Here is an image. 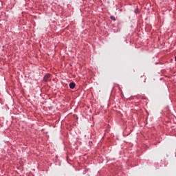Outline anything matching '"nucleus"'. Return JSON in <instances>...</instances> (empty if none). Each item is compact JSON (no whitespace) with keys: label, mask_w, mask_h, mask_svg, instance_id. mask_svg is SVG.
I'll return each instance as SVG.
<instances>
[{"label":"nucleus","mask_w":176,"mask_h":176,"mask_svg":"<svg viewBox=\"0 0 176 176\" xmlns=\"http://www.w3.org/2000/svg\"><path fill=\"white\" fill-rule=\"evenodd\" d=\"M50 78V74H46V75L44 76L43 80H44L45 82H48Z\"/></svg>","instance_id":"obj_1"},{"label":"nucleus","mask_w":176,"mask_h":176,"mask_svg":"<svg viewBox=\"0 0 176 176\" xmlns=\"http://www.w3.org/2000/svg\"><path fill=\"white\" fill-rule=\"evenodd\" d=\"M76 84L75 82H70L69 83V87L70 89H75Z\"/></svg>","instance_id":"obj_2"},{"label":"nucleus","mask_w":176,"mask_h":176,"mask_svg":"<svg viewBox=\"0 0 176 176\" xmlns=\"http://www.w3.org/2000/svg\"><path fill=\"white\" fill-rule=\"evenodd\" d=\"M111 20H115V16H111Z\"/></svg>","instance_id":"obj_3"}]
</instances>
